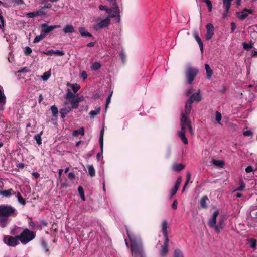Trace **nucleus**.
<instances>
[{"label": "nucleus", "instance_id": "f257e3e1", "mask_svg": "<svg viewBox=\"0 0 257 257\" xmlns=\"http://www.w3.org/2000/svg\"><path fill=\"white\" fill-rule=\"evenodd\" d=\"M127 234L131 242L130 248L132 256L145 257L144 248L141 239L131 235L128 231Z\"/></svg>", "mask_w": 257, "mask_h": 257}, {"label": "nucleus", "instance_id": "f03ea898", "mask_svg": "<svg viewBox=\"0 0 257 257\" xmlns=\"http://www.w3.org/2000/svg\"><path fill=\"white\" fill-rule=\"evenodd\" d=\"M36 237L35 232L30 231L29 229L26 228L18 235V238L23 244H26Z\"/></svg>", "mask_w": 257, "mask_h": 257}, {"label": "nucleus", "instance_id": "7ed1b4c3", "mask_svg": "<svg viewBox=\"0 0 257 257\" xmlns=\"http://www.w3.org/2000/svg\"><path fill=\"white\" fill-rule=\"evenodd\" d=\"M198 72L199 70L197 68L191 66L187 67L185 70L186 82L189 84H191L198 74Z\"/></svg>", "mask_w": 257, "mask_h": 257}, {"label": "nucleus", "instance_id": "20e7f679", "mask_svg": "<svg viewBox=\"0 0 257 257\" xmlns=\"http://www.w3.org/2000/svg\"><path fill=\"white\" fill-rule=\"evenodd\" d=\"M15 211V208L11 206L0 205V217H9Z\"/></svg>", "mask_w": 257, "mask_h": 257}, {"label": "nucleus", "instance_id": "39448f33", "mask_svg": "<svg viewBox=\"0 0 257 257\" xmlns=\"http://www.w3.org/2000/svg\"><path fill=\"white\" fill-rule=\"evenodd\" d=\"M19 239L18 238V235L15 237L11 236H6L4 238V241L8 245L11 246H16L19 244Z\"/></svg>", "mask_w": 257, "mask_h": 257}, {"label": "nucleus", "instance_id": "423d86ee", "mask_svg": "<svg viewBox=\"0 0 257 257\" xmlns=\"http://www.w3.org/2000/svg\"><path fill=\"white\" fill-rule=\"evenodd\" d=\"M40 27L41 28V32L46 35L47 33L52 31L54 29L60 28L61 26L60 25L49 26L46 23H43L40 25Z\"/></svg>", "mask_w": 257, "mask_h": 257}, {"label": "nucleus", "instance_id": "0eeeda50", "mask_svg": "<svg viewBox=\"0 0 257 257\" xmlns=\"http://www.w3.org/2000/svg\"><path fill=\"white\" fill-rule=\"evenodd\" d=\"M169 239H165L163 245L159 250V254L161 257H166L169 251Z\"/></svg>", "mask_w": 257, "mask_h": 257}, {"label": "nucleus", "instance_id": "6e6552de", "mask_svg": "<svg viewBox=\"0 0 257 257\" xmlns=\"http://www.w3.org/2000/svg\"><path fill=\"white\" fill-rule=\"evenodd\" d=\"M189 115L181 114V128H192L191 122L188 118Z\"/></svg>", "mask_w": 257, "mask_h": 257}, {"label": "nucleus", "instance_id": "1a4fd4ad", "mask_svg": "<svg viewBox=\"0 0 257 257\" xmlns=\"http://www.w3.org/2000/svg\"><path fill=\"white\" fill-rule=\"evenodd\" d=\"M247 13L252 14H253V11L251 9L244 8L242 11L236 12V16L239 19L243 20L248 17Z\"/></svg>", "mask_w": 257, "mask_h": 257}, {"label": "nucleus", "instance_id": "9d476101", "mask_svg": "<svg viewBox=\"0 0 257 257\" xmlns=\"http://www.w3.org/2000/svg\"><path fill=\"white\" fill-rule=\"evenodd\" d=\"M110 24V19L109 17L101 20L99 23H97L95 26L94 29L96 30L102 29L108 26Z\"/></svg>", "mask_w": 257, "mask_h": 257}, {"label": "nucleus", "instance_id": "9b49d317", "mask_svg": "<svg viewBox=\"0 0 257 257\" xmlns=\"http://www.w3.org/2000/svg\"><path fill=\"white\" fill-rule=\"evenodd\" d=\"M207 32L205 35V38L207 40H210L214 35V27L211 23H208L206 26Z\"/></svg>", "mask_w": 257, "mask_h": 257}, {"label": "nucleus", "instance_id": "f8f14e48", "mask_svg": "<svg viewBox=\"0 0 257 257\" xmlns=\"http://www.w3.org/2000/svg\"><path fill=\"white\" fill-rule=\"evenodd\" d=\"M202 96L200 95V90H198L197 92L193 93L188 99L189 101L198 103L202 100Z\"/></svg>", "mask_w": 257, "mask_h": 257}, {"label": "nucleus", "instance_id": "ddd939ff", "mask_svg": "<svg viewBox=\"0 0 257 257\" xmlns=\"http://www.w3.org/2000/svg\"><path fill=\"white\" fill-rule=\"evenodd\" d=\"M219 211L216 210L213 213L212 217L209 219L208 224L210 228H214L216 223V219L219 215Z\"/></svg>", "mask_w": 257, "mask_h": 257}, {"label": "nucleus", "instance_id": "4468645a", "mask_svg": "<svg viewBox=\"0 0 257 257\" xmlns=\"http://www.w3.org/2000/svg\"><path fill=\"white\" fill-rule=\"evenodd\" d=\"M193 36L197 41L199 46L201 53L203 52V42L199 36V33L196 30H194L193 32Z\"/></svg>", "mask_w": 257, "mask_h": 257}, {"label": "nucleus", "instance_id": "2eb2a0df", "mask_svg": "<svg viewBox=\"0 0 257 257\" xmlns=\"http://www.w3.org/2000/svg\"><path fill=\"white\" fill-rule=\"evenodd\" d=\"M84 100L83 96L77 97L74 99H72L69 101V103L71 104V107H70L72 109H77L79 106V103L83 101Z\"/></svg>", "mask_w": 257, "mask_h": 257}, {"label": "nucleus", "instance_id": "dca6fc26", "mask_svg": "<svg viewBox=\"0 0 257 257\" xmlns=\"http://www.w3.org/2000/svg\"><path fill=\"white\" fill-rule=\"evenodd\" d=\"M104 132V130H101V132H100V136H99V144H100V147L101 150V153H97V154L96 155V158H97V161H99L100 155L102 154V152H103Z\"/></svg>", "mask_w": 257, "mask_h": 257}, {"label": "nucleus", "instance_id": "f3484780", "mask_svg": "<svg viewBox=\"0 0 257 257\" xmlns=\"http://www.w3.org/2000/svg\"><path fill=\"white\" fill-rule=\"evenodd\" d=\"M43 53L46 55L49 56H51L52 55H55L57 56H63L65 54V52L64 51H60L59 50H54L53 49H51L46 52H44Z\"/></svg>", "mask_w": 257, "mask_h": 257}, {"label": "nucleus", "instance_id": "a211bd4d", "mask_svg": "<svg viewBox=\"0 0 257 257\" xmlns=\"http://www.w3.org/2000/svg\"><path fill=\"white\" fill-rule=\"evenodd\" d=\"M209 202V200L208 197L206 195H204L199 200V204L201 208L206 209Z\"/></svg>", "mask_w": 257, "mask_h": 257}, {"label": "nucleus", "instance_id": "6ab92c4d", "mask_svg": "<svg viewBox=\"0 0 257 257\" xmlns=\"http://www.w3.org/2000/svg\"><path fill=\"white\" fill-rule=\"evenodd\" d=\"M168 223L166 220H164L162 222V231L165 239H169L167 231Z\"/></svg>", "mask_w": 257, "mask_h": 257}, {"label": "nucleus", "instance_id": "aec40b11", "mask_svg": "<svg viewBox=\"0 0 257 257\" xmlns=\"http://www.w3.org/2000/svg\"><path fill=\"white\" fill-rule=\"evenodd\" d=\"M16 193L14 191V190L10 188L8 190H1L0 191V195L3 196L4 197L7 198L10 197L12 195H15Z\"/></svg>", "mask_w": 257, "mask_h": 257}, {"label": "nucleus", "instance_id": "412c9836", "mask_svg": "<svg viewBox=\"0 0 257 257\" xmlns=\"http://www.w3.org/2000/svg\"><path fill=\"white\" fill-rule=\"evenodd\" d=\"M45 12L42 10H39L37 11L28 12L27 13L26 16L28 18H34L38 16H43L45 15Z\"/></svg>", "mask_w": 257, "mask_h": 257}, {"label": "nucleus", "instance_id": "4be33fe9", "mask_svg": "<svg viewBox=\"0 0 257 257\" xmlns=\"http://www.w3.org/2000/svg\"><path fill=\"white\" fill-rule=\"evenodd\" d=\"M185 130H181L178 132V136L181 139L182 141L185 144H188V142L187 138L185 136Z\"/></svg>", "mask_w": 257, "mask_h": 257}, {"label": "nucleus", "instance_id": "5701e85b", "mask_svg": "<svg viewBox=\"0 0 257 257\" xmlns=\"http://www.w3.org/2000/svg\"><path fill=\"white\" fill-rule=\"evenodd\" d=\"M224 219L223 217L220 218L219 221V223L217 225H215V230L217 233H219L220 232V230L224 228Z\"/></svg>", "mask_w": 257, "mask_h": 257}, {"label": "nucleus", "instance_id": "b1692460", "mask_svg": "<svg viewBox=\"0 0 257 257\" xmlns=\"http://www.w3.org/2000/svg\"><path fill=\"white\" fill-rule=\"evenodd\" d=\"M192 102L189 101L188 100H187L185 106V112H183V114H185L186 115H189L190 114L192 108Z\"/></svg>", "mask_w": 257, "mask_h": 257}, {"label": "nucleus", "instance_id": "393cba45", "mask_svg": "<svg viewBox=\"0 0 257 257\" xmlns=\"http://www.w3.org/2000/svg\"><path fill=\"white\" fill-rule=\"evenodd\" d=\"M79 32L80 33L81 36L82 37H88L93 38L92 35L91 33L86 31L84 27H79Z\"/></svg>", "mask_w": 257, "mask_h": 257}, {"label": "nucleus", "instance_id": "a878e982", "mask_svg": "<svg viewBox=\"0 0 257 257\" xmlns=\"http://www.w3.org/2000/svg\"><path fill=\"white\" fill-rule=\"evenodd\" d=\"M205 69L206 72V78L210 79L213 75V71L208 64H205Z\"/></svg>", "mask_w": 257, "mask_h": 257}, {"label": "nucleus", "instance_id": "bb28decb", "mask_svg": "<svg viewBox=\"0 0 257 257\" xmlns=\"http://www.w3.org/2000/svg\"><path fill=\"white\" fill-rule=\"evenodd\" d=\"M71 110V108L70 107H64L60 109V113L61 114V117L62 118H64L66 117V115L70 112Z\"/></svg>", "mask_w": 257, "mask_h": 257}, {"label": "nucleus", "instance_id": "cd10ccee", "mask_svg": "<svg viewBox=\"0 0 257 257\" xmlns=\"http://www.w3.org/2000/svg\"><path fill=\"white\" fill-rule=\"evenodd\" d=\"M63 32L66 34L73 33L75 31L74 27L71 24L66 25L63 29Z\"/></svg>", "mask_w": 257, "mask_h": 257}, {"label": "nucleus", "instance_id": "c85d7f7f", "mask_svg": "<svg viewBox=\"0 0 257 257\" xmlns=\"http://www.w3.org/2000/svg\"><path fill=\"white\" fill-rule=\"evenodd\" d=\"M43 134V131H41L40 133L35 134L34 136V139L37 143L40 145L42 144L41 135Z\"/></svg>", "mask_w": 257, "mask_h": 257}, {"label": "nucleus", "instance_id": "c756f323", "mask_svg": "<svg viewBox=\"0 0 257 257\" xmlns=\"http://www.w3.org/2000/svg\"><path fill=\"white\" fill-rule=\"evenodd\" d=\"M88 173L91 177L95 176V170L92 165H87Z\"/></svg>", "mask_w": 257, "mask_h": 257}, {"label": "nucleus", "instance_id": "7c9ffc66", "mask_svg": "<svg viewBox=\"0 0 257 257\" xmlns=\"http://www.w3.org/2000/svg\"><path fill=\"white\" fill-rule=\"evenodd\" d=\"M67 86L70 87L72 88L74 93H76L80 88V85L76 83L71 84L70 83H68L67 84Z\"/></svg>", "mask_w": 257, "mask_h": 257}, {"label": "nucleus", "instance_id": "2f4dec72", "mask_svg": "<svg viewBox=\"0 0 257 257\" xmlns=\"http://www.w3.org/2000/svg\"><path fill=\"white\" fill-rule=\"evenodd\" d=\"M223 1V8L226 9V11H229L231 5V3L233 0H222Z\"/></svg>", "mask_w": 257, "mask_h": 257}, {"label": "nucleus", "instance_id": "473e14b6", "mask_svg": "<svg viewBox=\"0 0 257 257\" xmlns=\"http://www.w3.org/2000/svg\"><path fill=\"white\" fill-rule=\"evenodd\" d=\"M16 194H17L16 197L19 203L21 205L24 206L26 203L25 199L23 198L21 193L19 192H17V193Z\"/></svg>", "mask_w": 257, "mask_h": 257}, {"label": "nucleus", "instance_id": "72a5a7b5", "mask_svg": "<svg viewBox=\"0 0 257 257\" xmlns=\"http://www.w3.org/2000/svg\"><path fill=\"white\" fill-rule=\"evenodd\" d=\"M212 162L214 165L219 167L220 168H222L225 165L224 161L222 160H218L213 159L212 160Z\"/></svg>", "mask_w": 257, "mask_h": 257}, {"label": "nucleus", "instance_id": "f704fd0d", "mask_svg": "<svg viewBox=\"0 0 257 257\" xmlns=\"http://www.w3.org/2000/svg\"><path fill=\"white\" fill-rule=\"evenodd\" d=\"M185 168V165L182 164H177L172 165V169L175 171H180Z\"/></svg>", "mask_w": 257, "mask_h": 257}, {"label": "nucleus", "instance_id": "c9c22d12", "mask_svg": "<svg viewBox=\"0 0 257 257\" xmlns=\"http://www.w3.org/2000/svg\"><path fill=\"white\" fill-rule=\"evenodd\" d=\"M253 44L254 43L251 40L249 41L248 44L243 42L242 44V45L244 50L248 51L250 49L253 47Z\"/></svg>", "mask_w": 257, "mask_h": 257}, {"label": "nucleus", "instance_id": "e433bc0d", "mask_svg": "<svg viewBox=\"0 0 257 257\" xmlns=\"http://www.w3.org/2000/svg\"><path fill=\"white\" fill-rule=\"evenodd\" d=\"M46 37V35L45 34H44V33H42V32H41L40 34L38 36H37L34 41H33V43H38L39 42H40V41L42 40L43 39H44L45 37Z\"/></svg>", "mask_w": 257, "mask_h": 257}, {"label": "nucleus", "instance_id": "4c0bfd02", "mask_svg": "<svg viewBox=\"0 0 257 257\" xmlns=\"http://www.w3.org/2000/svg\"><path fill=\"white\" fill-rule=\"evenodd\" d=\"M100 107L96 108L95 110H92L89 112V115L91 117L94 118L97 115L99 114L100 112Z\"/></svg>", "mask_w": 257, "mask_h": 257}, {"label": "nucleus", "instance_id": "58836bf2", "mask_svg": "<svg viewBox=\"0 0 257 257\" xmlns=\"http://www.w3.org/2000/svg\"><path fill=\"white\" fill-rule=\"evenodd\" d=\"M84 134V130H75L72 133V135L74 137H78L79 135L82 136Z\"/></svg>", "mask_w": 257, "mask_h": 257}, {"label": "nucleus", "instance_id": "ea45409f", "mask_svg": "<svg viewBox=\"0 0 257 257\" xmlns=\"http://www.w3.org/2000/svg\"><path fill=\"white\" fill-rule=\"evenodd\" d=\"M245 187V183L244 182L243 180H240L239 181V186L237 188L234 189L233 190V192H235L237 191H243Z\"/></svg>", "mask_w": 257, "mask_h": 257}, {"label": "nucleus", "instance_id": "a19ab883", "mask_svg": "<svg viewBox=\"0 0 257 257\" xmlns=\"http://www.w3.org/2000/svg\"><path fill=\"white\" fill-rule=\"evenodd\" d=\"M101 67V64L98 62H94L91 66L92 70L96 71L99 70Z\"/></svg>", "mask_w": 257, "mask_h": 257}, {"label": "nucleus", "instance_id": "79ce46f5", "mask_svg": "<svg viewBox=\"0 0 257 257\" xmlns=\"http://www.w3.org/2000/svg\"><path fill=\"white\" fill-rule=\"evenodd\" d=\"M111 2L114 8V12L116 14L119 13V7L117 6L116 0H108Z\"/></svg>", "mask_w": 257, "mask_h": 257}, {"label": "nucleus", "instance_id": "37998d69", "mask_svg": "<svg viewBox=\"0 0 257 257\" xmlns=\"http://www.w3.org/2000/svg\"><path fill=\"white\" fill-rule=\"evenodd\" d=\"M191 177V175L190 173L188 172L186 174V180L184 185L183 187L182 191H184L185 190L186 186L188 185L189 182L190 181Z\"/></svg>", "mask_w": 257, "mask_h": 257}, {"label": "nucleus", "instance_id": "c03bdc74", "mask_svg": "<svg viewBox=\"0 0 257 257\" xmlns=\"http://www.w3.org/2000/svg\"><path fill=\"white\" fill-rule=\"evenodd\" d=\"M78 191L79 193L80 194L81 199L83 201H85V195H84V190H83V187L81 186H79L78 187Z\"/></svg>", "mask_w": 257, "mask_h": 257}, {"label": "nucleus", "instance_id": "a18cd8bd", "mask_svg": "<svg viewBox=\"0 0 257 257\" xmlns=\"http://www.w3.org/2000/svg\"><path fill=\"white\" fill-rule=\"evenodd\" d=\"M6 102V97L4 92L0 89V104L4 105Z\"/></svg>", "mask_w": 257, "mask_h": 257}, {"label": "nucleus", "instance_id": "49530a36", "mask_svg": "<svg viewBox=\"0 0 257 257\" xmlns=\"http://www.w3.org/2000/svg\"><path fill=\"white\" fill-rule=\"evenodd\" d=\"M75 95L70 91H69L66 95V99L67 100L70 101L72 99H75Z\"/></svg>", "mask_w": 257, "mask_h": 257}, {"label": "nucleus", "instance_id": "de8ad7c7", "mask_svg": "<svg viewBox=\"0 0 257 257\" xmlns=\"http://www.w3.org/2000/svg\"><path fill=\"white\" fill-rule=\"evenodd\" d=\"M50 109L52 113V116L53 117H57L58 114V110L57 107L55 105H53L51 107Z\"/></svg>", "mask_w": 257, "mask_h": 257}, {"label": "nucleus", "instance_id": "09e8293b", "mask_svg": "<svg viewBox=\"0 0 257 257\" xmlns=\"http://www.w3.org/2000/svg\"><path fill=\"white\" fill-rule=\"evenodd\" d=\"M50 76L51 72L50 71H48L43 73V75L41 76V78L44 81H46L50 78Z\"/></svg>", "mask_w": 257, "mask_h": 257}, {"label": "nucleus", "instance_id": "8fccbe9b", "mask_svg": "<svg viewBox=\"0 0 257 257\" xmlns=\"http://www.w3.org/2000/svg\"><path fill=\"white\" fill-rule=\"evenodd\" d=\"M201 1L206 4L208 8V11L211 12L212 10V5L211 1L210 0H201Z\"/></svg>", "mask_w": 257, "mask_h": 257}, {"label": "nucleus", "instance_id": "3c124183", "mask_svg": "<svg viewBox=\"0 0 257 257\" xmlns=\"http://www.w3.org/2000/svg\"><path fill=\"white\" fill-rule=\"evenodd\" d=\"M173 257H184L182 252L179 249L174 250Z\"/></svg>", "mask_w": 257, "mask_h": 257}, {"label": "nucleus", "instance_id": "603ef678", "mask_svg": "<svg viewBox=\"0 0 257 257\" xmlns=\"http://www.w3.org/2000/svg\"><path fill=\"white\" fill-rule=\"evenodd\" d=\"M41 246L43 249L45 251V252H46L49 251V247L46 242H45V241H42L41 242Z\"/></svg>", "mask_w": 257, "mask_h": 257}, {"label": "nucleus", "instance_id": "864d4df0", "mask_svg": "<svg viewBox=\"0 0 257 257\" xmlns=\"http://www.w3.org/2000/svg\"><path fill=\"white\" fill-rule=\"evenodd\" d=\"M221 118H222L221 114L220 112H219L218 111H216V112H215V120H216V121L217 122L220 123V121L221 120Z\"/></svg>", "mask_w": 257, "mask_h": 257}, {"label": "nucleus", "instance_id": "5fc2aeb1", "mask_svg": "<svg viewBox=\"0 0 257 257\" xmlns=\"http://www.w3.org/2000/svg\"><path fill=\"white\" fill-rule=\"evenodd\" d=\"M243 134L244 136H248L252 137L253 136V132L250 130H247L243 132Z\"/></svg>", "mask_w": 257, "mask_h": 257}, {"label": "nucleus", "instance_id": "6e6d98bb", "mask_svg": "<svg viewBox=\"0 0 257 257\" xmlns=\"http://www.w3.org/2000/svg\"><path fill=\"white\" fill-rule=\"evenodd\" d=\"M32 52V50L30 47L27 46L25 48L24 53L26 55H30Z\"/></svg>", "mask_w": 257, "mask_h": 257}, {"label": "nucleus", "instance_id": "4d7b16f0", "mask_svg": "<svg viewBox=\"0 0 257 257\" xmlns=\"http://www.w3.org/2000/svg\"><path fill=\"white\" fill-rule=\"evenodd\" d=\"M256 240L255 239H251L250 241V246L252 248H256Z\"/></svg>", "mask_w": 257, "mask_h": 257}, {"label": "nucleus", "instance_id": "13d9d810", "mask_svg": "<svg viewBox=\"0 0 257 257\" xmlns=\"http://www.w3.org/2000/svg\"><path fill=\"white\" fill-rule=\"evenodd\" d=\"M112 96V93L109 95L108 97L107 98L106 101V104H105V109H107L108 104L110 102L111 98Z\"/></svg>", "mask_w": 257, "mask_h": 257}, {"label": "nucleus", "instance_id": "bf43d9fd", "mask_svg": "<svg viewBox=\"0 0 257 257\" xmlns=\"http://www.w3.org/2000/svg\"><path fill=\"white\" fill-rule=\"evenodd\" d=\"M80 76L83 80L86 79L87 78V74L86 72L85 71H82L80 74Z\"/></svg>", "mask_w": 257, "mask_h": 257}, {"label": "nucleus", "instance_id": "052dcab7", "mask_svg": "<svg viewBox=\"0 0 257 257\" xmlns=\"http://www.w3.org/2000/svg\"><path fill=\"white\" fill-rule=\"evenodd\" d=\"M68 177L70 180H74L75 178V175L73 172H69L68 175Z\"/></svg>", "mask_w": 257, "mask_h": 257}, {"label": "nucleus", "instance_id": "680f3d73", "mask_svg": "<svg viewBox=\"0 0 257 257\" xmlns=\"http://www.w3.org/2000/svg\"><path fill=\"white\" fill-rule=\"evenodd\" d=\"M178 189L176 187H173L171 191V197H172L177 192Z\"/></svg>", "mask_w": 257, "mask_h": 257}, {"label": "nucleus", "instance_id": "e2e57ef3", "mask_svg": "<svg viewBox=\"0 0 257 257\" xmlns=\"http://www.w3.org/2000/svg\"><path fill=\"white\" fill-rule=\"evenodd\" d=\"M177 205H178L177 200H174V201L172 204V209L176 210L177 208Z\"/></svg>", "mask_w": 257, "mask_h": 257}, {"label": "nucleus", "instance_id": "0e129e2a", "mask_svg": "<svg viewBox=\"0 0 257 257\" xmlns=\"http://www.w3.org/2000/svg\"><path fill=\"white\" fill-rule=\"evenodd\" d=\"M236 29V25L234 22L231 23V33H233Z\"/></svg>", "mask_w": 257, "mask_h": 257}, {"label": "nucleus", "instance_id": "69168bd1", "mask_svg": "<svg viewBox=\"0 0 257 257\" xmlns=\"http://www.w3.org/2000/svg\"><path fill=\"white\" fill-rule=\"evenodd\" d=\"M245 171L247 173L251 172L253 171L252 167L251 166H248L245 168Z\"/></svg>", "mask_w": 257, "mask_h": 257}, {"label": "nucleus", "instance_id": "338daca9", "mask_svg": "<svg viewBox=\"0 0 257 257\" xmlns=\"http://www.w3.org/2000/svg\"><path fill=\"white\" fill-rule=\"evenodd\" d=\"M29 226L32 227L33 229H35L36 224L33 221H30L29 222Z\"/></svg>", "mask_w": 257, "mask_h": 257}, {"label": "nucleus", "instance_id": "774afa93", "mask_svg": "<svg viewBox=\"0 0 257 257\" xmlns=\"http://www.w3.org/2000/svg\"><path fill=\"white\" fill-rule=\"evenodd\" d=\"M32 175L35 179H38L40 177V174L38 172H33Z\"/></svg>", "mask_w": 257, "mask_h": 257}]
</instances>
